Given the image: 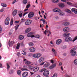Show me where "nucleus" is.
<instances>
[{
	"label": "nucleus",
	"instance_id": "nucleus-28",
	"mask_svg": "<svg viewBox=\"0 0 77 77\" xmlns=\"http://www.w3.org/2000/svg\"><path fill=\"white\" fill-rule=\"evenodd\" d=\"M37 59H38L39 57H41V54L40 53H38L37 54Z\"/></svg>",
	"mask_w": 77,
	"mask_h": 77
},
{
	"label": "nucleus",
	"instance_id": "nucleus-35",
	"mask_svg": "<svg viewBox=\"0 0 77 77\" xmlns=\"http://www.w3.org/2000/svg\"><path fill=\"white\" fill-rule=\"evenodd\" d=\"M13 31H14L13 30H10L9 33V35H11L12 34V33H13Z\"/></svg>",
	"mask_w": 77,
	"mask_h": 77
},
{
	"label": "nucleus",
	"instance_id": "nucleus-50",
	"mask_svg": "<svg viewBox=\"0 0 77 77\" xmlns=\"http://www.w3.org/2000/svg\"><path fill=\"white\" fill-rule=\"evenodd\" d=\"M67 5H71L72 4L70 2H67Z\"/></svg>",
	"mask_w": 77,
	"mask_h": 77
},
{
	"label": "nucleus",
	"instance_id": "nucleus-21",
	"mask_svg": "<svg viewBox=\"0 0 77 77\" xmlns=\"http://www.w3.org/2000/svg\"><path fill=\"white\" fill-rule=\"evenodd\" d=\"M17 13V10H15L13 12V15H14V16L16 15Z\"/></svg>",
	"mask_w": 77,
	"mask_h": 77
},
{
	"label": "nucleus",
	"instance_id": "nucleus-33",
	"mask_svg": "<svg viewBox=\"0 0 77 77\" xmlns=\"http://www.w3.org/2000/svg\"><path fill=\"white\" fill-rule=\"evenodd\" d=\"M52 51L55 54H56V50H55V49H54V48L52 49Z\"/></svg>",
	"mask_w": 77,
	"mask_h": 77
},
{
	"label": "nucleus",
	"instance_id": "nucleus-1",
	"mask_svg": "<svg viewBox=\"0 0 77 77\" xmlns=\"http://www.w3.org/2000/svg\"><path fill=\"white\" fill-rule=\"evenodd\" d=\"M76 48H72L70 51V53L71 56H75L77 54V51H75Z\"/></svg>",
	"mask_w": 77,
	"mask_h": 77
},
{
	"label": "nucleus",
	"instance_id": "nucleus-38",
	"mask_svg": "<svg viewBox=\"0 0 77 77\" xmlns=\"http://www.w3.org/2000/svg\"><path fill=\"white\" fill-rule=\"evenodd\" d=\"M49 31H50L48 30V29H46L45 30V35H46V33H48H48H49Z\"/></svg>",
	"mask_w": 77,
	"mask_h": 77
},
{
	"label": "nucleus",
	"instance_id": "nucleus-4",
	"mask_svg": "<svg viewBox=\"0 0 77 77\" xmlns=\"http://www.w3.org/2000/svg\"><path fill=\"white\" fill-rule=\"evenodd\" d=\"M34 13L33 12H30L28 15V17L29 18H32L33 16H34Z\"/></svg>",
	"mask_w": 77,
	"mask_h": 77
},
{
	"label": "nucleus",
	"instance_id": "nucleus-44",
	"mask_svg": "<svg viewBox=\"0 0 77 77\" xmlns=\"http://www.w3.org/2000/svg\"><path fill=\"white\" fill-rule=\"evenodd\" d=\"M13 23H14V22L13 21V20L12 19L10 23L11 26H12V24H13Z\"/></svg>",
	"mask_w": 77,
	"mask_h": 77
},
{
	"label": "nucleus",
	"instance_id": "nucleus-39",
	"mask_svg": "<svg viewBox=\"0 0 77 77\" xmlns=\"http://www.w3.org/2000/svg\"><path fill=\"white\" fill-rule=\"evenodd\" d=\"M45 69H42L40 70L39 71L40 72H43V71H44Z\"/></svg>",
	"mask_w": 77,
	"mask_h": 77
},
{
	"label": "nucleus",
	"instance_id": "nucleus-40",
	"mask_svg": "<svg viewBox=\"0 0 77 77\" xmlns=\"http://www.w3.org/2000/svg\"><path fill=\"white\" fill-rule=\"evenodd\" d=\"M29 46H30L31 47L32 46H33V43L32 42H30L29 43Z\"/></svg>",
	"mask_w": 77,
	"mask_h": 77
},
{
	"label": "nucleus",
	"instance_id": "nucleus-57",
	"mask_svg": "<svg viewBox=\"0 0 77 77\" xmlns=\"http://www.w3.org/2000/svg\"><path fill=\"white\" fill-rule=\"evenodd\" d=\"M17 55L18 56H20V52H18L17 53Z\"/></svg>",
	"mask_w": 77,
	"mask_h": 77
},
{
	"label": "nucleus",
	"instance_id": "nucleus-47",
	"mask_svg": "<svg viewBox=\"0 0 77 77\" xmlns=\"http://www.w3.org/2000/svg\"><path fill=\"white\" fill-rule=\"evenodd\" d=\"M7 69H8L9 68H10V66H9V65L8 64V63H7Z\"/></svg>",
	"mask_w": 77,
	"mask_h": 77
},
{
	"label": "nucleus",
	"instance_id": "nucleus-24",
	"mask_svg": "<svg viewBox=\"0 0 77 77\" xmlns=\"http://www.w3.org/2000/svg\"><path fill=\"white\" fill-rule=\"evenodd\" d=\"M65 12H68V13H69V14H72V12L71 11L68 9L66 10H65Z\"/></svg>",
	"mask_w": 77,
	"mask_h": 77
},
{
	"label": "nucleus",
	"instance_id": "nucleus-5",
	"mask_svg": "<svg viewBox=\"0 0 77 77\" xmlns=\"http://www.w3.org/2000/svg\"><path fill=\"white\" fill-rule=\"evenodd\" d=\"M32 23V20H26L25 22V25H29Z\"/></svg>",
	"mask_w": 77,
	"mask_h": 77
},
{
	"label": "nucleus",
	"instance_id": "nucleus-42",
	"mask_svg": "<svg viewBox=\"0 0 77 77\" xmlns=\"http://www.w3.org/2000/svg\"><path fill=\"white\" fill-rule=\"evenodd\" d=\"M77 37H75L74 38L73 40H72V42H74L75 40H77Z\"/></svg>",
	"mask_w": 77,
	"mask_h": 77
},
{
	"label": "nucleus",
	"instance_id": "nucleus-31",
	"mask_svg": "<svg viewBox=\"0 0 77 77\" xmlns=\"http://www.w3.org/2000/svg\"><path fill=\"white\" fill-rule=\"evenodd\" d=\"M1 5L2 6H3V7H4V8H6V6H7V5H6L3 3H1Z\"/></svg>",
	"mask_w": 77,
	"mask_h": 77
},
{
	"label": "nucleus",
	"instance_id": "nucleus-14",
	"mask_svg": "<svg viewBox=\"0 0 77 77\" xmlns=\"http://www.w3.org/2000/svg\"><path fill=\"white\" fill-rule=\"evenodd\" d=\"M71 11L73 12H74L75 14H77V10L75 8H72Z\"/></svg>",
	"mask_w": 77,
	"mask_h": 77
},
{
	"label": "nucleus",
	"instance_id": "nucleus-29",
	"mask_svg": "<svg viewBox=\"0 0 77 77\" xmlns=\"http://www.w3.org/2000/svg\"><path fill=\"white\" fill-rule=\"evenodd\" d=\"M25 64L26 65H30V64H31V62L30 61H26L25 62Z\"/></svg>",
	"mask_w": 77,
	"mask_h": 77
},
{
	"label": "nucleus",
	"instance_id": "nucleus-49",
	"mask_svg": "<svg viewBox=\"0 0 77 77\" xmlns=\"http://www.w3.org/2000/svg\"><path fill=\"white\" fill-rule=\"evenodd\" d=\"M55 19H56V20H58L59 18V17L58 16H55L54 17Z\"/></svg>",
	"mask_w": 77,
	"mask_h": 77
},
{
	"label": "nucleus",
	"instance_id": "nucleus-63",
	"mask_svg": "<svg viewBox=\"0 0 77 77\" xmlns=\"http://www.w3.org/2000/svg\"><path fill=\"white\" fill-rule=\"evenodd\" d=\"M15 23H20V21H15Z\"/></svg>",
	"mask_w": 77,
	"mask_h": 77
},
{
	"label": "nucleus",
	"instance_id": "nucleus-11",
	"mask_svg": "<svg viewBox=\"0 0 77 77\" xmlns=\"http://www.w3.org/2000/svg\"><path fill=\"white\" fill-rule=\"evenodd\" d=\"M29 74L28 73V72H24L22 74V76L23 77H27L28 75Z\"/></svg>",
	"mask_w": 77,
	"mask_h": 77
},
{
	"label": "nucleus",
	"instance_id": "nucleus-56",
	"mask_svg": "<svg viewBox=\"0 0 77 77\" xmlns=\"http://www.w3.org/2000/svg\"><path fill=\"white\" fill-rule=\"evenodd\" d=\"M63 2H66V0H61Z\"/></svg>",
	"mask_w": 77,
	"mask_h": 77
},
{
	"label": "nucleus",
	"instance_id": "nucleus-51",
	"mask_svg": "<svg viewBox=\"0 0 77 77\" xmlns=\"http://www.w3.org/2000/svg\"><path fill=\"white\" fill-rule=\"evenodd\" d=\"M2 26H0V33H1V32H2Z\"/></svg>",
	"mask_w": 77,
	"mask_h": 77
},
{
	"label": "nucleus",
	"instance_id": "nucleus-13",
	"mask_svg": "<svg viewBox=\"0 0 77 77\" xmlns=\"http://www.w3.org/2000/svg\"><path fill=\"white\" fill-rule=\"evenodd\" d=\"M59 15H60V16H63V15H65V13L64 12H63L62 11H60L58 13Z\"/></svg>",
	"mask_w": 77,
	"mask_h": 77
},
{
	"label": "nucleus",
	"instance_id": "nucleus-3",
	"mask_svg": "<svg viewBox=\"0 0 77 77\" xmlns=\"http://www.w3.org/2000/svg\"><path fill=\"white\" fill-rule=\"evenodd\" d=\"M10 19L8 17H7L5 19V24L6 25H8L9 24V21Z\"/></svg>",
	"mask_w": 77,
	"mask_h": 77
},
{
	"label": "nucleus",
	"instance_id": "nucleus-61",
	"mask_svg": "<svg viewBox=\"0 0 77 77\" xmlns=\"http://www.w3.org/2000/svg\"><path fill=\"white\" fill-rule=\"evenodd\" d=\"M62 64L61 63H60L59 66H62Z\"/></svg>",
	"mask_w": 77,
	"mask_h": 77
},
{
	"label": "nucleus",
	"instance_id": "nucleus-27",
	"mask_svg": "<svg viewBox=\"0 0 77 77\" xmlns=\"http://www.w3.org/2000/svg\"><path fill=\"white\" fill-rule=\"evenodd\" d=\"M49 65H50V64L48 63V62L46 63L44 65V66L45 67H48Z\"/></svg>",
	"mask_w": 77,
	"mask_h": 77
},
{
	"label": "nucleus",
	"instance_id": "nucleus-20",
	"mask_svg": "<svg viewBox=\"0 0 77 77\" xmlns=\"http://www.w3.org/2000/svg\"><path fill=\"white\" fill-rule=\"evenodd\" d=\"M56 66V64H54L53 65H51L50 67V69H53V68H55Z\"/></svg>",
	"mask_w": 77,
	"mask_h": 77
},
{
	"label": "nucleus",
	"instance_id": "nucleus-22",
	"mask_svg": "<svg viewBox=\"0 0 77 77\" xmlns=\"http://www.w3.org/2000/svg\"><path fill=\"white\" fill-rule=\"evenodd\" d=\"M24 38V36H23L22 35H20L19 36V39L20 40H22V39H23Z\"/></svg>",
	"mask_w": 77,
	"mask_h": 77
},
{
	"label": "nucleus",
	"instance_id": "nucleus-19",
	"mask_svg": "<svg viewBox=\"0 0 77 77\" xmlns=\"http://www.w3.org/2000/svg\"><path fill=\"white\" fill-rule=\"evenodd\" d=\"M30 31H31V28H28L26 30L25 33H28V32H29Z\"/></svg>",
	"mask_w": 77,
	"mask_h": 77
},
{
	"label": "nucleus",
	"instance_id": "nucleus-12",
	"mask_svg": "<svg viewBox=\"0 0 77 77\" xmlns=\"http://www.w3.org/2000/svg\"><path fill=\"white\" fill-rule=\"evenodd\" d=\"M36 49L35 48L33 47L31 48H29V51L30 52H32V53H33V52H35V51Z\"/></svg>",
	"mask_w": 77,
	"mask_h": 77
},
{
	"label": "nucleus",
	"instance_id": "nucleus-23",
	"mask_svg": "<svg viewBox=\"0 0 77 77\" xmlns=\"http://www.w3.org/2000/svg\"><path fill=\"white\" fill-rule=\"evenodd\" d=\"M59 2V0H52V2L54 3H58Z\"/></svg>",
	"mask_w": 77,
	"mask_h": 77
},
{
	"label": "nucleus",
	"instance_id": "nucleus-34",
	"mask_svg": "<svg viewBox=\"0 0 77 77\" xmlns=\"http://www.w3.org/2000/svg\"><path fill=\"white\" fill-rule=\"evenodd\" d=\"M21 72L20 70H18L17 72V74H18V75H21Z\"/></svg>",
	"mask_w": 77,
	"mask_h": 77
},
{
	"label": "nucleus",
	"instance_id": "nucleus-18",
	"mask_svg": "<svg viewBox=\"0 0 77 77\" xmlns=\"http://www.w3.org/2000/svg\"><path fill=\"white\" fill-rule=\"evenodd\" d=\"M70 34L69 32H66L63 34V37H66L67 36H69Z\"/></svg>",
	"mask_w": 77,
	"mask_h": 77
},
{
	"label": "nucleus",
	"instance_id": "nucleus-16",
	"mask_svg": "<svg viewBox=\"0 0 77 77\" xmlns=\"http://www.w3.org/2000/svg\"><path fill=\"white\" fill-rule=\"evenodd\" d=\"M44 61V57H41L39 59L38 61L39 63H42Z\"/></svg>",
	"mask_w": 77,
	"mask_h": 77
},
{
	"label": "nucleus",
	"instance_id": "nucleus-8",
	"mask_svg": "<svg viewBox=\"0 0 77 77\" xmlns=\"http://www.w3.org/2000/svg\"><path fill=\"white\" fill-rule=\"evenodd\" d=\"M69 24H70V23L68 22H63L62 23V25H63V26H65V27H66V26H69Z\"/></svg>",
	"mask_w": 77,
	"mask_h": 77
},
{
	"label": "nucleus",
	"instance_id": "nucleus-48",
	"mask_svg": "<svg viewBox=\"0 0 77 77\" xmlns=\"http://www.w3.org/2000/svg\"><path fill=\"white\" fill-rule=\"evenodd\" d=\"M20 17H23V13H21L19 14Z\"/></svg>",
	"mask_w": 77,
	"mask_h": 77
},
{
	"label": "nucleus",
	"instance_id": "nucleus-58",
	"mask_svg": "<svg viewBox=\"0 0 77 77\" xmlns=\"http://www.w3.org/2000/svg\"><path fill=\"white\" fill-rule=\"evenodd\" d=\"M43 24H44L45 23V22L46 21H45V20L44 19V20H43Z\"/></svg>",
	"mask_w": 77,
	"mask_h": 77
},
{
	"label": "nucleus",
	"instance_id": "nucleus-46",
	"mask_svg": "<svg viewBox=\"0 0 77 77\" xmlns=\"http://www.w3.org/2000/svg\"><path fill=\"white\" fill-rule=\"evenodd\" d=\"M36 38H37V39H39L40 38V35H37L36 36Z\"/></svg>",
	"mask_w": 77,
	"mask_h": 77
},
{
	"label": "nucleus",
	"instance_id": "nucleus-15",
	"mask_svg": "<svg viewBox=\"0 0 77 77\" xmlns=\"http://www.w3.org/2000/svg\"><path fill=\"white\" fill-rule=\"evenodd\" d=\"M53 11L54 12H60V9L59 8H55L53 10Z\"/></svg>",
	"mask_w": 77,
	"mask_h": 77
},
{
	"label": "nucleus",
	"instance_id": "nucleus-62",
	"mask_svg": "<svg viewBox=\"0 0 77 77\" xmlns=\"http://www.w3.org/2000/svg\"><path fill=\"white\" fill-rule=\"evenodd\" d=\"M40 27H44V24H42L41 25H40Z\"/></svg>",
	"mask_w": 77,
	"mask_h": 77
},
{
	"label": "nucleus",
	"instance_id": "nucleus-43",
	"mask_svg": "<svg viewBox=\"0 0 77 77\" xmlns=\"http://www.w3.org/2000/svg\"><path fill=\"white\" fill-rule=\"evenodd\" d=\"M30 4H28L26 5V8H27V9H28V8H29V7H30Z\"/></svg>",
	"mask_w": 77,
	"mask_h": 77
},
{
	"label": "nucleus",
	"instance_id": "nucleus-55",
	"mask_svg": "<svg viewBox=\"0 0 77 77\" xmlns=\"http://www.w3.org/2000/svg\"><path fill=\"white\" fill-rule=\"evenodd\" d=\"M51 34V32H50V31H49V34L48 35V36H50V35Z\"/></svg>",
	"mask_w": 77,
	"mask_h": 77
},
{
	"label": "nucleus",
	"instance_id": "nucleus-17",
	"mask_svg": "<svg viewBox=\"0 0 77 77\" xmlns=\"http://www.w3.org/2000/svg\"><path fill=\"white\" fill-rule=\"evenodd\" d=\"M39 70V67H34L33 69V71L34 72H36Z\"/></svg>",
	"mask_w": 77,
	"mask_h": 77
},
{
	"label": "nucleus",
	"instance_id": "nucleus-2",
	"mask_svg": "<svg viewBox=\"0 0 77 77\" xmlns=\"http://www.w3.org/2000/svg\"><path fill=\"white\" fill-rule=\"evenodd\" d=\"M65 41L66 42H69L72 41V38L68 36L65 38Z\"/></svg>",
	"mask_w": 77,
	"mask_h": 77
},
{
	"label": "nucleus",
	"instance_id": "nucleus-45",
	"mask_svg": "<svg viewBox=\"0 0 77 77\" xmlns=\"http://www.w3.org/2000/svg\"><path fill=\"white\" fill-rule=\"evenodd\" d=\"M18 27H19V25H17L15 26V30H17V29H18Z\"/></svg>",
	"mask_w": 77,
	"mask_h": 77
},
{
	"label": "nucleus",
	"instance_id": "nucleus-53",
	"mask_svg": "<svg viewBox=\"0 0 77 77\" xmlns=\"http://www.w3.org/2000/svg\"><path fill=\"white\" fill-rule=\"evenodd\" d=\"M28 14V12H26V13H24L23 15V17H24V16H25V15H26V14Z\"/></svg>",
	"mask_w": 77,
	"mask_h": 77
},
{
	"label": "nucleus",
	"instance_id": "nucleus-26",
	"mask_svg": "<svg viewBox=\"0 0 77 77\" xmlns=\"http://www.w3.org/2000/svg\"><path fill=\"white\" fill-rule=\"evenodd\" d=\"M64 6V4L63 3L60 4L59 5V6L60 8H63V7Z\"/></svg>",
	"mask_w": 77,
	"mask_h": 77
},
{
	"label": "nucleus",
	"instance_id": "nucleus-32",
	"mask_svg": "<svg viewBox=\"0 0 77 77\" xmlns=\"http://www.w3.org/2000/svg\"><path fill=\"white\" fill-rule=\"evenodd\" d=\"M20 43H18L16 46V49L18 50L20 48Z\"/></svg>",
	"mask_w": 77,
	"mask_h": 77
},
{
	"label": "nucleus",
	"instance_id": "nucleus-30",
	"mask_svg": "<svg viewBox=\"0 0 77 77\" xmlns=\"http://www.w3.org/2000/svg\"><path fill=\"white\" fill-rule=\"evenodd\" d=\"M32 56L33 57H34V58L38 59L37 54H33Z\"/></svg>",
	"mask_w": 77,
	"mask_h": 77
},
{
	"label": "nucleus",
	"instance_id": "nucleus-10",
	"mask_svg": "<svg viewBox=\"0 0 77 77\" xmlns=\"http://www.w3.org/2000/svg\"><path fill=\"white\" fill-rule=\"evenodd\" d=\"M27 36L28 37H31V38H33V37H34V35H33V33L31 32L28 34Z\"/></svg>",
	"mask_w": 77,
	"mask_h": 77
},
{
	"label": "nucleus",
	"instance_id": "nucleus-37",
	"mask_svg": "<svg viewBox=\"0 0 77 77\" xmlns=\"http://www.w3.org/2000/svg\"><path fill=\"white\" fill-rule=\"evenodd\" d=\"M33 68V67L32 66H30L29 67V69L30 70H32Z\"/></svg>",
	"mask_w": 77,
	"mask_h": 77
},
{
	"label": "nucleus",
	"instance_id": "nucleus-25",
	"mask_svg": "<svg viewBox=\"0 0 77 77\" xmlns=\"http://www.w3.org/2000/svg\"><path fill=\"white\" fill-rule=\"evenodd\" d=\"M9 42H10V41H9V45H11L14 44L15 43V42L14 41H12L10 43H9Z\"/></svg>",
	"mask_w": 77,
	"mask_h": 77
},
{
	"label": "nucleus",
	"instance_id": "nucleus-7",
	"mask_svg": "<svg viewBox=\"0 0 77 77\" xmlns=\"http://www.w3.org/2000/svg\"><path fill=\"white\" fill-rule=\"evenodd\" d=\"M49 75V71L45 70L43 72V75L44 76H47Z\"/></svg>",
	"mask_w": 77,
	"mask_h": 77
},
{
	"label": "nucleus",
	"instance_id": "nucleus-64",
	"mask_svg": "<svg viewBox=\"0 0 77 77\" xmlns=\"http://www.w3.org/2000/svg\"><path fill=\"white\" fill-rule=\"evenodd\" d=\"M44 63H45V62H44L42 63H41V64H40V65H44Z\"/></svg>",
	"mask_w": 77,
	"mask_h": 77
},
{
	"label": "nucleus",
	"instance_id": "nucleus-54",
	"mask_svg": "<svg viewBox=\"0 0 77 77\" xmlns=\"http://www.w3.org/2000/svg\"><path fill=\"white\" fill-rule=\"evenodd\" d=\"M4 11V10L3 9H1L0 10V12H3Z\"/></svg>",
	"mask_w": 77,
	"mask_h": 77
},
{
	"label": "nucleus",
	"instance_id": "nucleus-52",
	"mask_svg": "<svg viewBox=\"0 0 77 77\" xmlns=\"http://www.w3.org/2000/svg\"><path fill=\"white\" fill-rule=\"evenodd\" d=\"M57 74H54L53 75L52 77H57Z\"/></svg>",
	"mask_w": 77,
	"mask_h": 77
},
{
	"label": "nucleus",
	"instance_id": "nucleus-41",
	"mask_svg": "<svg viewBox=\"0 0 77 77\" xmlns=\"http://www.w3.org/2000/svg\"><path fill=\"white\" fill-rule=\"evenodd\" d=\"M13 72H14V70H11L10 71V74H13Z\"/></svg>",
	"mask_w": 77,
	"mask_h": 77
},
{
	"label": "nucleus",
	"instance_id": "nucleus-9",
	"mask_svg": "<svg viewBox=\"0 0 77 77\" xmlns=\"http://www.w3.org/2000/svg\"><path fill=\"white\" fill-rule=\"evenodd\" d=\"M62 43V40L61 39H59L56 41V44L57 45H59Z\"/></svg>",
	"mask_w": 77,
	"mask_h": 77
},
{
	"label": "nucleus",
	"instance_id": "nucleus-60",
	"mask_svg": "<svg viewBox=\"0 0 77 77\" xmlns=\"http://www.w3.org/2000/svg\"><path fill=\"white\" fill-rule=\"evenodd\" d=\"M16 2V0H14V1L13 2L12 4H14Z\"/></svg>",
	"mask_w": 77,
	"mask_h": 77
},
{
	"label": "nucleus",
	"instance_id": "nucleus-36",
	"mask_svg": "<svg viewBox=\"0 0 77 77\" xmlns=\"http://www.w3.org/2000/svg\"><path fill=\"white\" fill-rule=\"evenodd\" d=\"M27 3V0H24L23 2V4H25V5Z\"/></svg>",
	"mask_w": 77,
	"mask_h": 77
},
{
	"label": "nucleus",
	"instance_id": "nucleus-6",
	"mask_svg": "<svg viewBox=\"0 0 77 77\" xmlns=\"http://www.w3.org/2000/svg\"><path fill=\"white\" fill-rule=\"evenodd\" d=\"M69 30V28L68 27H65L63 29V31L64 32H68Z\"/></svg>",
	"mask_w": 77,
	"mask_h": 77
},
{
	"label": "nucleus",
	"instance_id": "nucleus-59",
	"mask_svg": "<svg viewBox=\"0 0 77 77\" xmlns=\"http://www.w3.org/2000/svg\"><path fill=\"white\" fill-rule=\"evenodd\" d=\"M51 63H54V62L53 61V60H51Z\"/></svg>",
	"mask_w": 77,
	"mask_h": 77
}]
</instances>
